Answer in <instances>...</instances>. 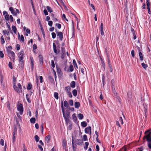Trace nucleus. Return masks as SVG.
<instances>
[{
	"label": "nucleus",
	"mask_w": 151,
	"mask_h": 151,
	"mask_svg": "<svg viewBox=\"0 0 151 151\" xmlns=\"http://www.w3.org/2000/svg\"><path fill=\"white\" fill-rule=\"evenodd\" d=\"M13 88L15 91L18 93H19L22 92V88L21 85L20 83H18L17 84L18 87H17L16 85V79L14 76L13 77Z\"/></svg>",
	"instance_id": "obj_1"
},
{
	"label": "nucleus",
	"mask_w": 151,
	"mask_h": 151,
	"mask_svg": "<svg viewBox=\"0 0 151 151\" xmlns=\"http://www.w3.org/2000/svg\"><path fill=\"white\" fill-rule=\"evenodd\" d=\"M149 130H147L145 132V134H146L147 133H149L145 135L143 137V139L144 140L145 139H146V140L147 142V145L148 147L151 149V133L150 132Z\"/></svg>",
	"instance_id": "obj_2"
},
{
	"label": "nucleus",
	"mask_w": 151,
	"mask_h": 151,
	"mask_svg": "<svg viewBox=\"0 0 151 151\" xmlns=\"http://www.w3.org/2000/svg\"><path fill=\"white\" fill-rule=\"evenodd\" d=\"M7 52L8 56L11 60L14 62L15 58V53L12 51L7 49Z\"/></svg>",
	"instance_id": "obj_3"
},
{
	"label": "nucleus",
	"mask_w": 151,
	"mask_h": 151,
	"mask_svg": "<svg viewBox=\"0 0 151 151\" xmlns=\"http://www.w3.org/2000/svg\"><path fill=\"white\" fill-rule=\"evenodd\" d=\"M24 51L23 50H21L20 52L18 53V57L19 58V61L23 63V59L24 57Z\"/></svg>",
	"instance_id": "obj_4"
},
{
	"label": "nucleus",
	"mask_w": 151,
	"mask_h": 151,
	"mask_svg": "<svg viewBox=\"0 0 151 151\" xmlns=\"http://www.w3.org/2000/svg\"><path fill=\"white\" fill-rule=\"evenodd\" d=\"M61 107L63 117L64 118V116L66 118L70 117V112L68 111H66L65 112L64 111L62 101H61Z\"/></svg>",
	"instance_id": "obj_5"
},
{
	"label": "nucleus",
	"mask_w": 151,
	"mask_h": 151,
	"mask_svg": "<svg viewBox=\"0 0 151 151\" xmlns=\"http://www.w3.org/2000/svg\"><path fill=\"white\" fill-rule=\"evenodd\" d=\"M17 109L21 115H22L23 112V107L22 104L21 103L18 104L17 106Z\"/></svg>",
	"instance_id": "obj_6"
},
{
	"label": "nucleus",
	"mask_w": 151,
	"mask_h": 151,
	"mask_svg": "<svg viewBox=\"0 0 151 151\" xmlns=\"http://www.w3.org/2000/svg\"><path fill=\"white\" fill-rule=\"evenodd\" d=\"M9 10H10L11 12V13L13 14L14 16H17L18 14L19 13V10L17 9H16L15 11L13 7H10L9 8Z\"/></svg>",
	"instance_id": "obj_7"
},
{
	"label": "nucleus",
	"mask_w": 151,
	"mask_h": 151,
	"mask_svg": "<svg viewBox=\"0 0 151 151\" xmlns=\"http://www.w3.org/2000/svg\"><path fill=\"white\" fill-rule=\"evenodd\" d=\"M53 51L56 54H58L60 52V50L59 49L60 48V46H58V48L57 49L55 43H53Z\"/></svg>",
	"instance_id": "obj_8"
},
{
	"label": "nucleus",
	"mask_w": 151,
	"mask_h": 151,
	"mask_svg": "<svg viewBox=\"0 0 151 151\" xmlns=\"http://www.w3.org/2000/svg\"><path fill=\"white\" fill-rule=\"evenodd\" d=\"M56 33L57 36L58 37L60 40L61 41H62L63 40V33L61 32H56Z\"/></svg>",
	"instance_id": "obj_9"
},
{
	"label": "nucleus",
	"mask_w": 151,
	"mask_h": 151,
	"mask_svg": "<svg viewBox=\"0 0 151 151\" xmlns=\"http://www.w3.org/2000/svg\"><path fill=\"white\" fill-rule=\"evenodd\" d=\"M91 128L90 126L86 128L85 129V132L86 134H89L90 135L91 134Z\"/></svg>",
	"instance_id": "obj_10"
},
{
	"label": "nucleus",
	"mask_w": 151,
	"mask_h": 151,
	"mask_svg": "<svg viewBox=\"0 0 151 151\" xmlns=\"http://www.w3.org/2000/svg\"><path fill=\"white\" fill-rule=\"evenodd\" d=\"M75 142L76 143V144L79 145H81L83 142V141L82 139H76Z\"/></svg>",
	"instance_id": "obj_11"
},
{
	"label": "nucleus",
	"mask_w": 151,
	"mask_h": 151,
	"mask_svg": "<svg viewBox=\"0 0 151 151\" xmlns=\"http://www.w3.org/2000/svg\"><path fill=\"white\" fill-rule=\"evenodd\" d=\"M103 28V23H101L100 27V29L101 32V35H104Z\"/></svg>",
	"instance_id": "obj_12"
},
{
	"label": "nucleus",
	"mask_w": 151,
	"mask_h": 151,
	"mask_svg": "<svg viewBox=\"0 0 151 151\" xmlns=\"http://www.w3.org/2000/svg\"><path fill=\"white\" fill-rule=\"evenodd\" d=\"M38 57L40 63L41 65H42L43 64V59L42 56L41 55H40Z\"/></svg>",
	"instance_id": "obj_13"
},
{
	"label": "nucleus",
	"mask_w": 151,
	"mask_h": 151,
	"mask_svg": "<svg viewBox=\"0 0 151 151\" xmlns=\"http://www.w3.org/2000/svg\"><path fill=\"white\" fill-rule=\"evenodd\" d=\"M71 90V87L70 86H67L65 88V91L66 93L70 92Z\"/></svg>",
	"instance_id": "obj_14"
},
{
	"label": "nucleus",
	"mask_w": 151,
	"mask_h": 151,
	"mask_svg": "<svg viewBox=\"0 0 151 151\" xmlns=\"http://www.w3.org/2000/svg\"><path fill=\"white\" fill-rule=\"evenodd\" d=\"M64 118L65 119V121L66 125H68V124H69L70 122H70V117L66 118L64 116Z\"/></svg>",
	"instance_id": "obj_15"
},
{
	"label": "nucleus",
	"mask_w": 151,
	"mask_h": 151,
	"mask_svg": "<svg viewBox=\"0 0 151 151\" xmlns=\"http://www.w3.org/2000/svg\"><path fill=\"white\" fill-rule=\"evenodd\" d=\"M72 119H73L75 122H77V118L76 116V114L75 113L73 114L72 115Z\"/></svg>",
	"instance_id": "obj_16"
},
{
	"label": "nucleus",
	"mask_w": 151,
	"mask_h": 151,
	"mask_svg": "<svg viewBox=\"0 0 151 151\" xmlns=\"http://www.w3.org/2000/svg\"><path fill=\"white\" fill-rule=\"evenodd\" d=\"M4 80V77L1 74L0 75V82L1 83V86H4V83H3V81Z\"/></svg>",
	"instance_id": "obj_17"
},
{
	"label": "nucleus",
	"mask_w": 151,
	"mask_h": 151,
	"mask_svg": "<svg viewBox=\"0 0 151 151\" xmlns=\"http://www.w3.org/2000/svg\"><path fill=\"white\" fill-rule=\"evenodd\" d=\"M70 87L72 88H74L76 86V83L74 81H72L70 83Z\"/></svg>",
	"instance_id": "obj_18"
},
{
	"label": "nucleus",
	"mask_w": 151,
	"mask_h": 151,
	"mask_svg": "<svg viewBox=\"0 0 151 151\" xmlns=\"http://www.w3.org/2000/svg\"><path fill=\"white\" fill-rule=\"evenodd\" d=\"M127 96L129 99H131L132 97V93L131 92L129 91L127 93Z\"/></svg>",
	"instance_id": "obj_19"
},
{
	"label": "nucleus",
	"mask_w": 151,
	"mask_h": 151,
	"mask_svg": "<svg viewBox=\"0 0 151 151\" xmlns=\"http://www.w3.org/2000/svg\"><path fill=\"white\" fill-rule=\"evenodd\" d=\"M80 103L78 102H76L74 104L75 108H78L80 106Z\"/></svg>",
	"instance_id": "obj_20"
},
{
	"label": "nucleus",
	"mask_w": 151,
	"mask_h": 151,
	"mask_svg": "<svg viewBox=\"0 0 151 151\" xmlns=\"http://www.w3.org/2000/svg\"><path fill=\"white\" fill-rule=\"evenodd\" d=\"M139 57L140 60L141 61H142L143 60V58L141 52H139Z\"/></svg>",
	"instance_id": "obj_21"
},
{
	"label": "nucleus",
	"mask_w": 151,
	"mask_h": 151,
	"mask_svg": "<svg viewBox=\"0 0 151 151\" xmlns=\"http://www.w3.org/2000/svg\"><path fill=\"white\" fill-rule=\"evenodd\" d=\"M12 29L14 34H16L17 32V29L16 27L15 26H12Z\"/></svg>",
	"instance_id": "obj_22"
},
{
	"label": "nucleus",
	"mask_w": 151,
	"mask_h": 151,
	"mask_svg": "<svg viewBox=\"0 0 151 151\" xmlns=\"http://www.w3.org/2000/svg\"><path fill=\"white\" fill-rule=\"evenodd\" d=\"M81 125L82 127H85L87 125V124L86 122H82L81 123Z\"/></svg>",
	"instance_id": "obj_23"
},
{
	"label": "nucleus",
	"mask_w": 151,
	"mask_h": 151,
	"mask_svg": "<svg viewBox=\"0 0 151 151\" xmlns=\"http://www.w3.org/2000/svg\"><path fill=\"white\" fill-rule=\"evenodd\" d=\"M50 139V136L49 135H48L45 138V141L47 142V143H49Z\"/></svg>",
	"instance_id": "obj_24"
},
{
	"label": "nucleus",
	"mask_w": 151,
	"mask_h": 151,
	"mask_svg": "<svg viewBox=\"0 0 151 151\" xmlns=\"http://www.w3.org/2000/svg\"><path fill=\"white\" fill-rule=\"evenodd\" d=\"M64 106L66 108H68L69 106L68 103L66 100L64 101Z\"/></svg>",
	"instance_id": "obj_25"
},
{
	"label": "nucleus",
	"mask_w": 151,
	"mask_h": 151,
	"mask_svg": "<svg viewBox=\"0 0 151 151\" xmlns=\"http://www.w3.org/2000/svg\"><path fill=\"white\" fill-rule=\"evenodd\" d=\"M74 70L73 67L72 65L70 64L69 68V71L70 72H72Z\"/></svg>",
	"instance_id": "obj_26"
},
{
	"label": "nucleus",
	"mask_w": 151,
	"mask_h": 151,
	"mask_svg": "<svg viewBox=\"0 0 151 151\" xmlns=\"http://www.w3.org/2000/svg\"><path fill=\"white\" fill-rule=\"evenodd\" d=\"M89 144V143L88 142H85L84 146V149L85 150H87Z\"/></svg>",
	"instance_id": "obj_27"
},
{
	"label": "nucleus",
	"mask_w": 151,
	"mask_h": 151,
	"mask_svg": "<svg viewBox=\"0 0 151 151\" xmlns=\"http://www.w3.org/2000/svg\"><path fill=\"white\" fill-rule=\"evenodd\" d=\"M46 8L49 12L51 13L53 12V10L51 8L50 6H47L46 7Z\"/></svg>",
	"instance_id": "obj_28"
},
{
	"label": "nucleus",
	"mask_w": 151,
	"mask_h": 151,
	"mask_svg": "<svg viewBox=\"0 0 151 151\" xmlns=\"http://www.w3.org/2000/svg\"><path fill=\"white\" fill-rule=\"evenodd\" d=\"M73 95L75 96L76 97L77 95V92L76 90L74 89L72 91Z\"/></svg>",
	"instance_id": "obj_29"
},
{
	"label": "nucleus",
	"mask_w": 151,
	"mask_h": 151,
	"mask_svg": "<svg viewBox=\"0 0 151 151\" xmlns=\"http://www.w3.org/2000/svg\"><path fill=\"white\" fill-rule=\"evenodd\" d=\"M1 43L2 45L4 44L5 43V41L4 39V37L3 35H2L1 37Z\"/></svg>",
	"instance_id": "obj_30"
},
{
	"label": "nucleus",
	"mask_w": 151,
	"mask_h": 151,
	"mask_svg": "<svg viewBox=\"0 0 151 151\" xmlns=\"http://www.w3.org/2000/svg\"><path fill=\"white\" fill-rule=\"evenodd\" d=\"M36 121L35 118L34 117H32L30 119V122L34 124L35 123Z\"/></svg>",
	"instance_id": "obj_31"
},
{
	"label": "nucleus",
	"mask_w": 151,
	"mask_h": 151,
	"mask_svg": "<svg viewBox=\"0 0 151 151\" xmlns=\"http://www.w3.org/2000/svg\"><path fill=\"white\" fill-rule=\"evenodd\" d=\"M72 122H70L69 124V125L68 127V129L69 130H71L72 129Z\"/></svg>",
	"instance_id": "obj_32"
},
{
	"label": "nucleus",
	"mask_w": 151,
	"mask_h": 151,
	"mask_svg": "<svg viewBox=\"0 0 151 151\" xmlns=\"http://www.w3.org/2000/svg\"><path fill=\"white\" fill-rule=\"evenodd\" d=\"M26 96L27 101L29 103H31V101L30 100L29 98V95L28 94H27Z\"/></svg>",
	"instance_id": "obj_33"
},
{
	"label": "nucleus",
	"mask_w": 151,
	"mask_h": 151,
	"mask_svg": "<svg viewBox=\"0 0 151 151\" xmlns=\"http://www.w3.org/2000/svg\"><path fill=\"white\" fill-rule=\"evenodd\" d=\"M3 33L4 35L6 34L8 35L9 34V32L8 30H4L3 31Z\"/></svg>",
	"instance_id": "obj_34"
},
{
	"label": "nucleus",
	"mask_w": 151,
	"mask_h": 151,
	"mask_svg": "<svg viewBox=\"0 0 151 151\" xmlns=\"http://www.w3.org/2000/svg\"><path fill=\"white\" fill-rule=\"evenodd\" d=\"M78 117L79 119L81 120L83 119V115L81 114H79L78 115Z\"/></svg>",
	"instance_id": "obj_35"
},
{
	"label": "nucleus",
	"mask_w": 151,
	"mask_h": 151,
	"mask_svg": "<svg viewBox=\"0 0 151 151\" xmlns=\"http://www.w3.org/2000/svg\"><path fill=\"white\" fill-rule=\"evenodd\" d=\"M58 94L57 92H55L54 93V97L56 99H58Z\"/></svg>",
	"instance_id": "obj_36"
},
{
	"label": "nucleus",
	"mask_w": 151,
	"mask_h": 151,
	"mask_svg": "<svg viewBox=\"0 0 151 151\" xmlns=\"http://www.w3.org/2000/svg\"><path fill=\"white\" fill-rule=\"evenodd\" d=\"M141 65H142V67L145 69H146V68H147V65L145 64L144 63H142V64H141Z\"/></svg>",
	"instance_id": "obj_37"
},
{
	"label": "nucleus",
	"mask_w": 151,
	"mask_h": 151,
	"mask_svg": "<svg viewBox=\"0 0 151 151\" xmlns=\"http://www.w3.org/2000/svg\"><path fill=\"white\" fill-rule=\"evenodd\" d=\"M35 139L36 142H38L40 139L39 137L37 135H36L35 136Z\"/></svg>",
	"instance_id": "obj_38"
},
{
	"label": "nucleus",
	"mask_w": 151,
	"mask_h": 151,
	"mask_svg": "<svg viewBox=\"0 0 151 151\" xmlns=\"http://www.w3.org/2000/svg\"><path fill=\"white\" fill-rule=\"evenodd\" d=\"M32 87V86L31 84L30 83H29L27 87V89L28 90H29L31 89Z\"/></svg>",
	"instance_id": "obj_39"
},
{
	"label": "nucleus",
	"mask_w": 151,
	"mask_h": 151,
	"mask_svg": "<svg viewBox=\"0 0 151 151\" xmlns=\"http://www.w3.org/2000/svg\"><path fill=\"white\" fill-rule=\"evenodd\" d=\"M69 104L70 106H73V100H70L69 101Z\"/></svg>",
	"instance_id": "obj_40"
},
{
	"label": "nucleus",
	"mask_w": 151,
	"mask_h": 151,
	"mask_svg": "<svg viewBox=\"0 0 151 151\" xmlns=\"http://www.w3.org/2000/svg\"><path fill=\"white\" fill-rule=\"evenodd\" d=\"M20 38V40L23 42L24 41V38L23 36L22 35H21L20 37H19Z\"/></svg>",
	"instance_id": "obj_41"
},
{
	"label": "nucleus",
	"mask_w": 151,
	"mask_h": 151,
	"mask_svg": "<svg viewBox=\"0 0 151 151\" xmlns=\"http://www.w3.org/2000/svg\"><path fill=\"white\" fill-rule=\"evenodd\" d=\"M55 26L57 27L59 29H60L61 28V25L60 24L56 23L55 25Z\"/></svg>",
	"instance_id": "obj_42"
},
{
	"label": "nucleus",
	"mask_w": 151,
	"mask_h": 151,
	"mask_svg": "<svg viewBox=\"0 0 151 151\" xmlns=\"http://www.w3.org/2000/svg\"><path fill=\"white\" fill-rule=\"evenodd\" d=\"M146 3L147 7H150V3L149 0H146Z\"/></svg>",
	"instance_id": "obj_43"
},
{
	"label": "nucleus",
	"mask_w": 151,
	"mask_h": 151,
	"mask_svg": "<svg viewBox=\"0 0 151 151\" xmlns=\"http://www.w3.org/2000/svg\"><path fill=\"white\" fill-rule=\"evenodd\" d=\"M51 65L52 67L53 68H54L55 67V63H54V60H51Z\"/></svg>",
	"instance_id": "obj_44"
},
{
	"label": "nucleus",
	"mask_w": 151,
	"mask_h": 151,
	"mask_svg": "<svg viewBox=\"0 0 151 151\" xmlns=\"http://www.w3.org/2000/svg\"><path fill=\"white\" fill-rule=\"evenodd\" d=\"M73 64L74 67L76 66L77 68H78L76 61L75 60H73Z\"/></svg>",
	"instance_id": "obj_45"
},
{
	"label": "nucleus",
	"mask_w": 151,
	"mask_h": 151,
	"mask_svg": "<svg viewBox=\"0 0 151 151\" xmlns=\"http://www.w3.org/2000/svg\"><path fill=\"white\" fill-rule=\"evenodd\" d=\"M4 57V54L2 51H0V58H3Z\"/></svg>",
	"instance_id": "obj_46"
},
{
	"label": "nucleus",
	"mask_w": 151,
	"mask_h": 151,
	"mask_svg": "<svg viewBox=\"0 0 151 151\" xmlns=\"http://www.w3.org/2000/svg\"><path fill=\"white\" fill-rule=\"evenodd\" d=\"M52 38L53 39H55L56 37V34L55 32H52L51 34Z\"/></svg>",
	"instance_id": "obj_47"
},
{
	"label": "nucleus",
	"mask_w": 151,
	"mask_h": 151,
	"mask_svg": "<svg viewBox=\"0 0 151 151\" xmlns=\"http://www.w3.org/2000/svg\"><path fill=\"white\" fill-rule=\"evenodd\" d=\"M9 68L11 69L13 68L12 63L11 62H9Z\"/></svg>",
	"instance_id": "obj_48"
},
{
	"label": "nucleus",
	"mask_w": 151,
	"mask_h": 151,
	"mask_svg": "<svg viewBox=\"0 0 151 151\" xmlns=\"http://www.w3.org/2000/svg\"><path fill=\"white\" fill-rule=\"evenodd\" d=\"M4 141L3 139H1L0 141V144L1 145L3 146L4 145Z\"/></svg>",
	"instance_id": "obj_49"
},
{
	"label": "nucleus",
	"mask_w": 151,
	"mask_h": 151,
	"mask_svg": "<svg viewBox=\"0 0 151 151\" xmlns=\"http://www.w3.org/2000/svg\"><path fill=\"white\" fill-rule=\"evenodd\" d=\"M119 121L121 123L123 124V120L122 118V117H120L119 118Z\"/></svg>",
	"instance_id": "obj_50"
},
{
	"label": "nucleus",
	"mask_w": 151,
	"mask_h": 151,
	"mask_svg": "<svg viewBox=\"0 0 151 151\" xmlns=\"http://www.w3.org/2000/svg\"><path fill=\"white\" fill-rule=\"evenodd\" d=\"M52 21H48V24L50 27H52Z\"/></svg>",
	"instance_id": "obj_51"
},
{
	"label": "nucleus",
	"mask_w": 151,
	"mask_h": 151,
	"mask_svg": "<svg viewBox=\"0 0 151 151\" xmlns=\"http://www.w3.org/2000/svg\"><path fill=\"white\" fill-rule=\"evenodd\" d=\"M74 141L73 140H72V147L73 148L74 151L75 150L74 148H75V149H76V146L75 147V146H74Z\"/></svg>",
	"instance_id": "obj_52"
},
{
	"label": "nucleus",
	"mask_w": 151,
	"mask_h": 151,
	"mask_svg": "<svg viewBox=\"0 0 151 151\" xmlns=\"http://www.w3.org/2000/svg\"><path fill=\"white\" fill-rule=\"evenodd\" d=\"M67 95L70 97V98H72V95L71 92L70 91L69 92H68L67 93Z\"/></svg>",
	"instance_id": "obj_53"
},
{
	"label": "nucleus",
	"mask_w": 151,
	"mask_h": 151,
	"mask_svg": "<svg viewBox=\"0 0 151 151\" xmlns=\"http://www.w3.org/2000/svg\"><path fill=\"white\" fill-rule=\"evenodd\" d=\"M9 14L7 15H6L5 16V19L6 20H9Z\"/></svg>",
	"instance_id": "obj_54"
},
{
	"label": "nucleus",
	"mask_w": 151,
	"mask_h": 151,
	"mask_svg": "<svg viewBox=\"0 0 151 151\" xmlns=\"http://www.w3.org/2000/svg\"><path fill=\"white\" fill-rule=\"evenodd\" d=\"M83 139L84 141L87 140V137L86 135L85 134L83 136Z\"/></svg>",
	"instance_id": "obj_55"
},
{
	"label": "nucleus",
	"mask_w": 151,
	"mask_h": 151,
	"mask_svg": "<svg viewBox=\"0 0 151 151\" xmlns=\"http://www.w3.org/2000/svg\"><path fill=\"white\" fill-rule=\"evenodd\" d=\"M61 50L62 53H63L64 54V53L65 54V47H61Z\"/></svg>",
	"instance_id": "obj_56"
},
{
	"label": "nucleus",
	"mask_w": 151,
	"mask_h": 151,
	"mask_svg": "<svg viewBox=\"0 0 151 151\" xmlns=\"http://www.w3.org/2000/svg\"><path fill=\"white\" fill-rule=\"evenodd\" d=\"M45 15H48V13L46 9H45L43 11Z\"/></svg>",
	"instance_id": "obj_57"
},
{
	"label": "nucleus",
	"mask_w": 151,
	"mask_h": 151,
	"mask_svg": "<svg viewBox=\"0 0 151 151\" xmlns=\"http://www.w3.org/2000/svg\"><path fill=\"white\" fill-rule=\"evenodd\" d=\"M131 55H132V57H134V56H135L134 51L133 50H132L131 51Z\"/></svg>",
	"instance_id": "obj_58"
},
{
	"label": "nucleus",
	"mask_w": 151,
	"mask_h": 151,
	"mask_svg": "<svg viewBox=\"0 0 151 151\" xmlns=\"http://www.w3.org/2000/svg\"><path fill=\"white\" fill-rule=\"evenodd\" d=\"M132 34L133 36V39H134V40H135L137 38L136 33L135 32L134 33H132Z\"/></svg>",
	"instance_id": "obj_59"
},
{
	"label": "nucleus",
	"mask_w": 151,
	"mask_h": 151,
	"mask_svg": "<svg viewBox=\"0 0 151 151\" xmlns=\"http://www.w3.org/2000/svg\"><path fill=\"white\" fill-rule=\"evenodd\" d=\"M37 45L35 44H34L33 45V50H36L37 49Z\"/></svg>",
	"instance_id": "obj_60"
},
{
	"label": "nucleus",
	"mask_w": 151,
	"mask_h": 151,
	"mask_svg": "<svg viewBox=\"0 0 151 151\" xmlns=\"http://www.w3.org/2000/svg\"><path fill=\"white\" fill-rule=\"evenodd\" d=\"M65 54L63 53H62L61 55V58L62 59H63L64 58L65 56Z\"/></svg>",
	"instance_id": "obj_61"
},
{
	"label": "nucleus",
	"mask_w": 151,
	"mask_h": 151,
	"mask_svg": "<svg viewBox=\"0 0 151 151\" xmlns=\"http://www.w3.org/2000/svg\"><path fill=\"white\" fill-rule=\"evenodd\" d=\"M15 134L14 132L13 134V137H12V141H13V142H14L15 138Z\"/></svg>",
	"instance_id": "obj_62"
},
{
	"label": "nucleus",
	"mask_w": 151,
	"mask_h": 151,
	"mask_svg": "<svg viewBox=\"0 0 151 151\" xmlns=\"http://www.w3.org/2000/svg\"><path fill=\"white\" fill-rule=\"evenodd\" d=\"M20 49V45L18 44L16 45V49L17 50H19Z\"/></svg>",
	"instance_id": "obj_63"
},
{
	"label": "nucleus",
	"mask_w": 151,
	"mask_h": 151,
	"mask_svg": "<svg viewBox=\"0 0 151 151\" xmlns=\"http://www.w3.org/2000/svg\"><path fill=\"white\" fill-rule=\"evenodd\" d=\"M38 147L40 149L41 151H43V149L41 146L40 145H38Z\"/></svg>",
	"instance_id": "obj_64"
}]
</instances>
